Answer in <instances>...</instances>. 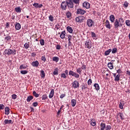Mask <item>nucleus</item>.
I'll return each instance as SVG.
<instances>
[{
  "mask_svg": "<svg viewBox=\"0 0 130 130\" xmlns=\"http://www.w3.org/2000/svg\"><path fill=\"white\" fill-rule=\"evenodd\" d=\"M120 21H121V22H120ZM124 20H123V18L121 17L119 18V20L116 19L114 23V29L116 30H118L119 28H120V27L122 26V23H124Z\"/></svg>",
  "mask_w": 130,
  "mask_h": 130,
  "instance_id": "1",
  "label": "nucleus"
},
{
  "mask_svg": "<svg viewBox=\"0 0 130 130\" xmlns=\"http://www.w3.org/2000/svg\"><path fill=\"white\" fill-rule=\"evenodd\" d=\"M60 8L61 10H63L64 11H66L67 8L69 10L70 9H73V7L69 0H66V1L62 2L61 4Z\"/></svg>",
  "mask_w": 130,
  "mask_h": 130,
  "instance_id": "2",
  "label": "nucleus"
},
{
  "mask_svg": "<svg viewBox=\"0 0 130 130\" xmlns=\"http://www.w3.org/2000/svg\"><path fill=\"white\" fill-rule=\"evenodd\" d=\"M16 52H17V51L13 50L10 49H6L4 51V54H7V55H11V54H13V55H15V54H16Z\"/></svg>",
  "mask_w": 130,
  "mask_h": 130,
  "instance_id": "3",
  "label": "nucleus"
},
{
  "mask_svg": "<svg viewBox=\"0 0 130 130\" xmlns=\"http://www.w3.org/2000/svg\"><path fill=\"white\" fill-rule=\"evenodd\" d=\"M72 8H74V4L75 5H80V0H69Z\"/></svg>",
  "mask_w": 130,
  "mask_h": 130,
  "instance_id": "4",
  "label": "nucleus"
},
{
  "mask_svg": "<svg viewBox=\"0 0 130 130\" xmlns=\"http://www.w3.org/2000/svg\"><path fill=\"white\" fill-rule=\"evenodd\" d=\"M72 87L74 89H77V88H79L80 87V83H79V82L77 80H75L72 83Z\"/></svg>",
  "mask_w": 130,
  "mask_h": 130,
  "instance_id": "5",
  "label": "nucleus"
},
{
  "mask_svg": "<svg viewBox=\"0 0 130 130\" xmlns=\"http://www.w3.org/2000/svg\"><path fill=\"white\" fill-rule=\"evenodd\" d=\"M105 26L107 29H111L112 28V25L110 24V22L109 20H107L105 22Z\"/></svg>",
  "mask_w": 130,
  "mask_h": 130,
  "instance_id": "6",
  "label": "nucleus"
},
{
  "mask_svg": "<svg viewBox=\"0 0 130 130\" xmlns=\"http://www.w3.org/2000/svg\"><path fill=\"white\" fill-rule=\"evenodd\" d=\"M86 24L89 28H91V27L93 26V24H94V22H93V20L91 19H89L86 21Z\"/></svg>",
  "mask_w": 130,
  "mask_h": 130,
  "instance_id": "7",
  "label": "nucleus"
},
{
  "mask_svg": "<svg viewBox=\"0 0 130 130\" xmlns=\"http://www.w3.org/2000/svg\"><path fill=\"white\" fill-rule=\"evenodd\" d=\"M76 12H77V14H78V15H85V14H86V11H85L82 9H77Z\"/></svg>",
  "mask_w": 130,
  "mask_h": 130,
  "instance_id": "8",
  "label": "nucleus"
},
{
  "mask_svg": "<svg viewBox=\"0 0 130 130\" xmlns=\"http://www.w3.org/2000/svg\"><path fill=\"white\" fill-rule=\"evenodd\" d=\"M85 45L86 46V48H88V49H90V48L92 47V44H91V41L89 40L86 41Z\"/></svg>",
  "mask_w": 130,
  "mask_h": 130,
  "instance_id": "9",
  "label": "nucleus"
},
{
  "mask_svg": "<svg viewBox=\"0 0 130 130\" xmlns=\"http://www.w3.org/2000/svg\"><path fill=\"white\" fill-rule=\"evenodd\" d=\"M83 8H85V9H90V3L87 2H85L84 3H83Z\"/></svg>",
  "mask_w": 130,
  "mask_h": 130,
  "instance_id": "10",
  "label": "nucleus"
},
{
  "mask_svg": "<svg viewBox=\"0 0 130 130\" xmlns=\"http://www.w3.org/2000/svg\"><path fill=\"white\" fill-rule=\"evenodd\" d=\"M5 40L6 41V42H10V41H11V40H12V37H11V36H10V35H7L6 36L5 35Z\"/></svg>",
  "mask_w": 130,
  "mask_h": 130,
  "instance_id": "11",
  "label": "nucleus"
},
{
  "mask_svg": "<svg viewBox=\"0 0 130 130\" xmlns=\"http://www.w3.org/2000/svg\"><path fill=\"white\" fill-rule=\"evenodd\" d=\"M32 67L37 68L39 66V62L38 60L33 61L31 63Z\"/></svg>",
  "mask_w": 130,
  "mask_h": 130,
  "instance_id": "12",
  "label": "nucleus"
},
{
  "mask_svg": "<svg viewBox=\"0 0 130 130\" xmlns=\"http://www.w3.org/2000/svg\"><path fill=\"white\" fill-rule=\"evenodd\" d=\"M10 123H13V121L12 120L5 119L4 121L3 124H9Z\"/></svg>",
  "mask_w": 130,
  "mask_h": 130,
  "instance_id": "13",
  "label": "nucleus"
},
{
  "mask_svg": "<svg viewBox=\"0 0 130 130\" xmlns=\"http://www.w3.org/2000/svg\"><path fill=\"white\" fill-rule=\"evenodd\" d=\"M15 29L17 30H20V29H21V24L19 22L15 23Z\"/></svg>",
  "mask_w": 130,
  "mask_h": 130,
  "instance_id": "14",
  "label": "nucleus"
},
{
  "mask_svg": "<svg viewBox=\"0 0 130 130\" xmlns=\"http://www.w3.org/2000/svg\"><path fill=\"white\" fill-rule=\"evenodd\" d=\"M54 95V89H52L49 93V98H50V99H51V98L53 97Z\"/></svg>",
  "mask_w": 130,
  "mask_h": 130,
  "instance_id": "15",
  "label": "nucleus"
},
{
  "mask_svg": "<svg viewBox=\"0 0 130 130\" xmlns=\"http://www.w3.org/2000/svg\"><path fill=\"white\" fill-rule=\"evenodd\" d=\"M101 130H105L106 128V124L105 123H101L100 124Z\"/></svg>",
  "mask_w": 130,
  "mask_h": 130,
  "instance_id": "16",
  "label": "nucleus"
},
{
  "mask_svg": "<svg viewBox=\"0 0 130 130\" xmlns=\"http://www.w3.org/2000/svg\"><path fill=\"white\" fill-rule=\"evenodd\" d=\"M60 38L61 39H64L66 38V31L64 30L61 32L60 35Z\"/></svg>",
  "mask_w": 130,
  "mask_h": 130,
  "instance_id": "17",
  "label": "nucleus"
},
{
  "mask_svg": "<svg viewBox=\"0 0 130 130\" xmlns=\"http://www.w3.org/2000/svg\"><path fill=\"white\" fill-rule=\"evenodd\" d=\"M5 114L6 115H9L10 114V108H9L8 107H5Z\"/></svg>",
  "mask_w": 130,
  "mask_h": 130,
  "instance_id": "18",
  "label": "nucleus"
},
{
  "mask_svg": "<svg viewBox=\"0 0 130 130\" xmlns=\"http://www.w3.org/2000/svg\"><path fill=\"white\" fill-rule=\"evenodd\" d=\"M110 20L111 23H114V21H115V17L113 15H111L110 16Z\"/></svg>",
  "mask_w": 130,
  "mask_h": 130,
  "instance_id": "19",
  "label": "nucleus"
},
{
  "mask_svg": "<svg viewBox=\"0 0 130 130\" xmlns=\"http://www.w3.org/2000/svg\"><path fill=\"white\" fill-rule=\"evenodd\" d=\"M76 21L78 23H82L83 22V20L82 19V17L81 16L77 17L76 18Z\"/></svg>",
  "mask_w": 130,
  "mask_h": 130,
  "instance_id": "20",
  "label": "nucleus"
},
{
  "mask_svg": "<svg viewBox=\"0 0 130 130\" xmlns=\"http://www.w3.org/2000/svg\"><path fill=\"white\" fill-rule=\"evenodd\" d=\"M67 31H68V32L69 33H73V31H74V30L73 29V28H72V27H70L69 26L67 27Z\"/></svg>",
  "mask_w": 130,
  "mask_h": 130,
  "instance_id": "21",
  "label": "nucleus"
},
{
  "mask_svg": "<svg viewBox=\"0 0 130 130\" xmlns=\"http://www.w3.org/2000/svg\"><path fill=\"white\" fill-rule=\"evenodd\" d=\"M112 51V49H109L108 50L106 51L105 52V56H107V55H109L110 54V52Z\"/></svg>",
  "mask_w": 130,
  "mask_h": 130,
  "instance_id": "22",
  "label": "nucleus"
},
{
  "mask_svg": "<svg viewBox=\"0 0 130 130\" xmlns=\"http://www.w3.org/2000/svg\"><path fill=\"white\" fill-rule=\"evenodd\" d=\"M72 106V107H75L76 106V104H77V101L75 99H73L71 100Z\"/></svg>",
  "mask_w": 130,
  "mask_h": 130,
  "instance_id": "23",
  "label": "nucleus"
},
{
  "mask_svg": "<svg viewBox=\"0 0 130 130\" xmlns=\"http://www.w3.org/2000/svg\"><path fill=\"white\" fill-rule=\"evenodd\" d=\"M108 67L110 70H113V63L110 62L108 64Z\"/></svg>",
  "mask_w": 130,
  "mask_h": 130,
  "instance_id": "24",
  "label": "nucleus"
},
{
  "mask_svg": "<svg viewBox=\"0 0 130 130\" xmlns=\"http://www.w3.org/2000/svg\"><path fill=\"white\" fill-rule=\"evenodd\" d=\"M93 86L95 88V90H96V91H99V90H100V87L98 83H94Z\"/></svg>",
  "mask_w": 130,
  "mask_h": 130,
  "instance_id": "25",
  "label": "nucleus"
},
{
  "mask_svg": "<svg viewBox=\"0 0 130 130\" xmlns=\"http://www.w3.org/2000/svg\"><path fill=\"white\" fill-rule=\"evenodd\" d=\"M120 79V75L118 74L117 75H116V76L114 78V81H115V82H118L119 81Z\"/></svg>",
  "mask_w": 130,
  "mask_h": 130,
  "instance_id": "26",
  "label": "nucleus"
},
{
  "mask_svg": "<svg viewBox=\"0 0 130 130\" xmlns=\"http://www.w3.org/2000/svg\"><path fill=\"white\" fill-rule=\"evenodd\" d=\"M87 86H88V85H87V84H85L84 83H83V84L81 85V88L82 91H83V90H85V89H87Z\"/></svg>",
  "mask_w": 130,
  "mask_h": 130,
  "instance_id": "27",
  "label": "nucleus"
},
{
  "mask_svg": "<svg viewBox=\"0 0 130 130\" xmlns=\"http://www.w3.org/2000/svg\"><path fill=\"white\" fill-rule=\"evenodd\" d=\"M66 16L68 19H70V18L72 17V13H71V12L68 11L67 12H66Z\"/></svg>",
  "mask_w": 130,
  "mask_h": 130,
  "instance_id": "28",
  "label": "nucleus"
},
{
  "mask_svg": "<svg viewBox=\"0 0 130 130\" xmlns=\"http://www.w3.org/2000/svg\"><path fill=\"white\" fill-rule=\"evenodd\" d=\"M117 115H119L122 120H123L124 119V116L123 115V114L122 113H118L117 114Z\"/></svg>",
  "mask_w": 130,
  "mask_h": 130,
  "instance_id": "29",
  "label": "nucleus"
},
{
  "mask_svg": "<svg viewBox=\"0 0 130 130\" xmlns=\"http://www.w3.org/2000/svg\"><path fill=\"white\" fill-rule=\"evenodd\" d=\"M53 61H55L56 62H58V60H59V58L57 56H54L52 58Z\"/></svg>",
  "mask_w": 130,
  "mask_h": 130,
  "instance_id": "30",
  "label": "nucleus"
},
{
  "mask_svg": "<svg viewBox=\"0 0 130 130\" xmlns=\"http://www.w3.org/2000/svg\"><path fill=\"white\" fill-rule=\"evenodd\" d=\"M15 11L16 13H21L22 12V9H21V7H16Z\"/></svg>",
  "mask_w": 130,
  "mask_h": 130,
  "instance_id": "31",
  "label": "nucleus"
},
{
  "mask_svg": "<svg viewBox=\"0 0 130 130\" xmlns=\"http://www.w3.org/2000/svg\"><path fill=\"white\" fill-rule=\"evenodd\" d=\"M33 99V96L32 95H29L27 96V99L26 100V101L27 102H30V101H31V100H32Z\"/></svg>",
  "mask_w": 130,
  "mask_h": 130,
  "instance_id": "32",
  "label": "nucleus"
},
{
  "mask_svg": "<svg viewBox=\"0 0 130 130\" xmlns=\"http://www.w3.org/2000/svg\"><path fill=\"white\" fill-rule=\"evenodd\" d=\"M48 98V96H47V94L46 93H45L42 96V100H46Z\"/></svg>",
  "mask_w": 130,
  "mask_h": 130,
  "instance_id": "33",
  "label": "nucleus"
},
{
  "mask_svg": "<svg viewBox=\"0 0 130 130\" xmlns=\"http://www.w3.org/2000/svg\"><path fill=\"white\" fill-rule=\"evenodd\" d=\"M76 72L78 74L81 75V74H82V69L81 68H77L76 69Z\"/></svg>",
  "mask_w": 130,
  "mask_h": 130,
  "instance_id": "34",
  "label": "nucleus"
},
{
  "mask_svg": "<svg viewBox=\"0 0 130 130\" xmlns=\"http://www.w3.org/2000/svg\"><path fill=\"white\" fill-rule=\"evenodd\" d=\"M53 74L54 75L57 76V75H58V69L55 68Z\"/></svg>",
  "mask_w": 130,
  "mask_h": 130,
  "instance_id": "35",
  "label": "nucleus"
},
{
  "mask_svg": "<svg viewBox=\"0 0 130 130\" xmlns=\"http://www.w3.org/2000/svg\"><path fill=\"white\" fill-rule=\"evenodd\" d=\"M41 78H45V72L43 70L41 71Z\"/></svg>",
  "mask_w": 130,
  "mask_h": 130,
  "instance_id": "36",
  "label": "nucleus"
},
{
  "mask_svg": "<svg viewBox=\"0 0 130 130\" xmlns=\"http://www.w3.org/2000/svg\"><path fill=\"white\" fill-rule=\"evenodd\" d=\"M91 125H92V126H95V125H96V122L94 121L95 120L94 119H91Z\"/></svg>",
  "mask_w": 130,
  "mask_h": 130,
  "instance_id": "37",
  "label": "nucleus"
},
{
  "mask_svg": "<svg viewBox=\"0 0 130 130\" xmlns=\"http://www.w3.org/2000/svg\"><path fill=\"white\" fill-rule=\"evenodd\" d=\"M49 20L51 22H53V21H54V17L52 15H50L49 16Z\"/></svg>",
  "mask_w": 130,
  "mask_h": 130,
  "instance_id": "38",
  "label": "nucleus"
},
{
  "mask_svg": "<svg viewBox=\"0 0 130 130\" xmlns=\"http://www.w3.org/2000/svg\"><path fill=\"white\" fill-rule=\"evenodd\" d=\"M29 42L28 43H25L24 45V47L25 48V49H28L29 48Z\"/></svg>",
  "mask_w": 130,
  "mask_h": 130,
  "instance_id": "39",
  "label": "nucleus"
},
{
  "mask_svg": "<svg viewBox=\"0 0 130 130\" xmlns=\"http://www.w3.org/2000/svg\"><path fill=\"white\" fill-rule=\"evenodd\" d=\"M75 72L72 71V70H70L69 72V76H72V77H74V75H75Z\"/></svg>",
  "mask_w": 130,
  "mask_h": 130,
  "instance_id": "40",
  "label": "nucleus"
},
{
  "mask_svg": "<svg viewBox=\"0 0 130 130\" xmlns=\"http://www.w3.org/2000/svg\"><path fill=\"white\" fill-rule=\"evenodd\" d=\"M112 127L110 125H107L106 126V129L105 130H111Z\"/></svg>",
  "mask_w": 130,
  "mask_h": 130,
  "instance_id": "41",
  "label": "nucleus"
},
{
  "mask_svg": "<svg viewBox=\"0 0 130 130\" xmlns=\"http://www.w3.org/2000/svg\"><path fill=\"white\" fill-rule=\"evenodd\" d=\"M20 73L22 74V75H26V74H28V71H27V70H22L20 72Z\"/></svg>",
  "mask_w": 130,
  "mask_h": 130,
  "instance_id": "42",
  "label": "nucleus"
},
{
  "mask_svg": "<svg viewBox=\"0 0 130 130\" xmlns=\"http://www.w3.org/2000/svg\"><path fill=\"white\" fill-rule=\"evenodd\" d=\"M124 105V103H122L120 102L119 104V108L121 109H123V106Z\"/></svg>",
  "mask_w": 130,
  "mask_h": 130,
  "instance_id": "43",
  "label": "nucleus"
},
{
  "mask_svg": "<svg viewBox=\"0 0 130 130\" xmlns=\"http://www.w3.org/2000/svg\"><path fill=\"white\" fill-rule=\"evenodd\" d=\"M32 94H33L34 96H35V97H36V98L39 97V94L37 93L36 91H35L32 92Z\"/></svg>",
  "mask_w": 130,
  "mask_h": 130,
  "instance_id": "44",
  "label": "nucleus"
},
{
  "mask_svg": "<svg viewBox=\"0 0 130 130\" xmlns=\"http://www.w3.org/2000/svg\"><path fill=\"white\" fill-rule=\"evenodd\" d=\"M25 69H27V67L24 66V65L21 64L20 66L19 69L20 70H25Z\"/></svg>",
  "mask_w": 130,
  "mask_h": 130,
  "instance_id": "45",
  "label": "nucleus"
},
{
  "mask_svg": "<svg viewBox=\"0 0 130 130\" xmlns=\"http://www.w3.org/2000/svg\"><path fill=\"white\" fill-rule=\"evenodd\" d=\"M91 37L94 39V38H96V34L93 31H91Z\"/></svg>",
  "mask_w": 130,
  "mask_h": 130,
  "instance_id": "46",
  "label": "nucleus"
},
{
  "mask_svg": "<svg viewBox=\"0 0 130 130\" xmlns=\"http://www.w3.org/2000/svg\"><path fill=\"white\" fill-rule=\"evenodd\" d=\"M73 77H74L76 79H78V78H80V75H79V74L75 72L74 75H73Z\"/></svg>",
  "mask_w": 130,
  "mask_h": 130,
  "instance_id": "47",
  "label": "nucleus"
},
{
  "mask_svg": "<svg viewBox=\"0 0 130 130\" xmlns=\"http://www.w3.org/2000/svg\"><path fill=\"white\" fill-rule=\"evenodd\" d=\"M116 52H117V48H113L112 50V53H116Z\"/></svg>",
  "mask_w": 130,
  "mask_h": 130,
  "instance_id": "48",
  "label": "nucleus"
},
{
  "mask_svg": "<svg viewBox=\"0 0 130 130\" xmlns=\"http://www.w3.org/2000/svg\"><path fill=\"white\" fill-rule=\"evenodd\" d=\"M125 24L128 27H130V20H127L125 21Z\"/></svg>",
  "mask_w": 130,
  "mask_h": 130,
  "instance_id": "49",
  "label": "nucleus"
},
{
  "mask_svg": "<svg viewBox=\"0 0 130 130\" xmlns=\"http://www.w3.org/2000/svg\"><path fill=\"white\" fill-rule=\"evenodd\" d=\"M61 78H62L63 79H67V75L66 73H62L61 74Z\"/></svg>",
  "mask_w": 130,
  "mask_h": 130,
  "instance_id": "50",
  "label": "nucleus"
},
{
  "mask_svg": "<svg viewBox=\"0 0 130 130\" xmlns=\"http://www.w3.org/2000/svg\"><path fill=\"white\" fill-rule=\"evenodd\" d=\"M41 60L45 62L46 61V58L45 57V55H43L41 57Z\"/></svg>",
  "mask_w": 130,
  "mask_h": 130,
  "instance_id": "51",
  "label": "nucleus"
},
{
  "mask_svg": "<svg viewBox=\"0 0 130 130\" xmlns=\"http://www.w3.org/2000/svg\"><path fill=\"white\" fill-rule=\"evenodd\" d=\"M40 44H41V45H42V46H43V45H44V44H45L44 40H43V39L40 40Z\"/></svg>",
  "mask_w": 130,
  "mask_h": 130,
  "instance_id": "52",
  "label": "nucleus"
},
{
  "mask_svg": "<svg viewBox=\"0 0 130 130\" xmlns=\"http://www.w3.org/2000/svg\"><path fill=\"white\" fill-rule=\"evenodd\" d=\"M87 84L88 86H91L92 85V79H89L87 81Z\"/></svg>",
  "mask_w": 130,
  "mask_h": 130,
  "instance_id": "53",
  "label": "nucleus"
},
{
  "mask_svg": "<svg viewBox=\"0 0 130 130\" xmlns=\"http://www.w3.org/2000/svg\"><path fill=\"white\" fill-rule=\"evenodd\" d=\"M124 6L125 8H127L128 7V2H127V1H125L124 3Z\"/></svg>",
  "mask_w": 130,
  "mask_h": 130,
  "instance_id": "54",
  "label": "nucleus"
},
{
  "mask_svg": "<svg viewBox=\"0 0 130 130\" xmlns=\"http://www.w3.org/2000/svg\"><path fill=\"white\" fill-rule=\"evenodd\" d=\"M5 109V105L4 104H0V110H3Z\"/></svg>",
  "mask_w": 130,
  "mask_h": 130,
  "instance_id": "55",
  "label": "nucleus"
},
{
  "mask_svg": "<svg viewBox=\"0 0 130 130\" xmlns=\"http://www.w3.org/2000/svg\"><path fill=\"white\" fill-rule=\"evenodd\" d=\"M122 70L121 69H119L118 70H117V73L119 75V74H122Z\"/></svg>",
  "mask_w": 130,
  "mask_h": 130,
  "instance_id": "56",
  "label": "nucleus"
},
{
  "mask_svg": "<svg viewBox=\"0 0 130 130\" xmlns=\"http://www.w3.org/2000/svg\"><path fill=\"white\" fill-rule=\"evenodd\" d=\"M81 69V70H83V71H85V70H86V65L83 64L82 65Z\"/></svg>",
  "mask_w": 130,
  "mask_h": 130,
  "instance_id": "57",
  "label": "nucleus"
},
{
  "mask_svg": "<svg viewBox=\"0 0 130 130\" xmlns=\"http://www.w3.org/2000/svg\"><path fill=\"white\" fill-rule=\"evenodd\" d=\"M12 98L13 100H15V99H17V95L16 94H13Z\"/></svg>",
  "mask_w": 130,
  "mask_h": 130,
  "instance_id": "58",
  "label": "nucleus"
},
{
  "mask_svg": "<svg viewBox=\"0 0 130 130\" xmlns=\"http://www.w3.org/2000/svg\"><path fill=\"white\" fill-rule=\"evenodd\" d=\"M64 97H66V93H63L60 95V98L62 99Z\"/></svg>",
  "mask_w": 130,
  "mask_h": 130,
  "instance_id": "59",
  "label": "nucleus"
},
{
  "mask_svg": "<svg viewBox=\"0 0 130 130\" xmlns=\"http://www.w3.org/2000/svg\"><path fill=\"white\" fill-rule=\"evenodd\" d=\"M33 6L35 7L36 9L38 8V3H34Z\"/></svg>",
  "mask_w": 130,
  "mask_h": 130,
  "instance_id": "60",
  "label": "nucleus"
},
{
  "mask_svg": "<svg viewBox=\"0 0 130 130\" xmlns=\"http://www.w3.org/2000/svg\"><path fill=\"white\" fill-rule=\"evenodd\" d=\"M23 5H28V0H23Z\"/></svg>",
  "mask_w": 130,
  "mask_h": 130,
  "instance_id": "61",
  "label": "nucleus"
},
{
  "mask_svg": "<svg viewBox=\"0 0 130 130\" xmlns=\"http://www.w3.org/2000/svg\"><path fill=\"white\" fill-rule=\"evenodd\" d=\"M61 46H60V45H56V49H58V50H59V49H60V48H61Z\"/></svg>",
  "mask_w": 130,
  "mask_h": 130,
  "instance_id": "62",
  "label": "nucleus"
},
{
  "mask_svg": "<svg viewBox=\"0 0 130 130\" xmlns=\"http://www.w3.org/2000/svg\"><path fill=\"white\" fill-rule=\"evenodd\" d=\"M38 105V102H34L33 103V106H34V107H37Z\"/></svg>",
  "mask_w": 130,
  "mask_h": 130,
  "instance_id": "63",
  "label": "nucleus"
},
{
  "mask_svg": "<svg viewBox=\"0 0 130 130\" xmlns=\"http://www.w3.org/2000/svg\"><path fill=\"white\" fill-rule=\"evenodd\" d=\"M72 40V36L71 35H69L68 36V41H71Z\"/></svg>",
  "mask_w": 130,
  "mask_h": 130,
  "instance_id": "64",
  "label": "nucleus"
}]
</instances>
